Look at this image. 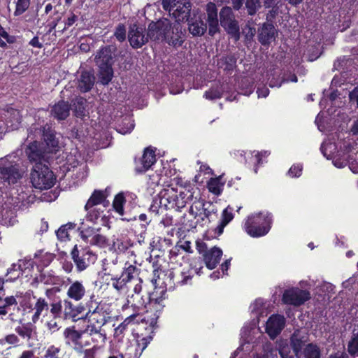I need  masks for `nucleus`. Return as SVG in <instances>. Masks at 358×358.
Returning <instances> with one entry per match:
<instances>
[{
    "label": "nucleus",
    "instance_id": "41",
    "mask_svg": "<svg viewBox=\"0 0 358 358\" xmlns=\"http://www.w3.org/2000/svg\"><path fill=\"white\" fill-rule=\"evenodd\" d=\"M64 315L65 319H75L79 315L77 308L69 299H64Z\"/></svg>",
    "mask_w": 358,
    "mask_h": 358
},
{
    "label": "nucleus",
    "instance_id": "51",
    "mask_svg": "<svg viewBox=\"0 0 358 358\" xmlns=\"http://www.w3.org/2000/svg\"><path fill=\"white\" fill-rule=\"evenodd\" d=\"M8 113L10 114V117H9L10 122H11L10 127L13 129H17L21 122V117L19 111L15 109H11L10 111H8Z\"/></svg>",
    "mask_w": 358,
    "mask_h": 358
},
{
    "label": "nucleus",
    "instance_id": "30",
    "mask_svg": "<svg viewBox=\"0 0 358 358\" xmlns=\"http://www.w3.org/2000/svg\"><path fill=\"white\" fill-rule=\"evenodd\" d=\"M70 105L64 101H59L52 107L51 115L59 120H65L70 112Z\"/></svg>",
    "mask_w": 358,
    "mask_h": 358
},
{
    "label": "nucleus",
    "instance_id": "25",
    "mask_svg": "<svg viewBox=\"0 0 358 358\" xmlns=\"http://www.w3.org/2000/svg\"><path fill=\"white\" fill-rule=\"evenodd\" d=\"M128 302L131 304L136 313L141 310H145L147 313L150 312L149 309V300L148 299V294L145 296L143 294H132Z\"/></svg>",
    "mask_w": 358,
    "mask_h": 358
},
{
    "label": "nucleus",
    "instance_id": "44",
    "mask_svg": "<svg viewBox=\"0 0 358 358\" xmlns=\"http://www.w3.org/2000/svg\"><path fill=\"white\" fill-rule=\"evenodd\" d=\"M55 257V254L48 252H44L43 250H40L35 254V258L38 259L43 266H49Z\"/></svg>",
    "mask_w": 358,
    "mask_h": 358
},
{
    "label": "nucleus",
    "instance_id": "61",
    "mask_svg": "<svg viewBox=\"0 0 358 358\" xmlns=\"http://www.w3.org/2000/svg\"><path fill=\"white\" fill-rule=\"evenodd\" d=\"M302 166L300 164L293 165L288 171V175L292 177H299L302 172Z\"/></svg>",
    "mask_w": 358,
    "mask_h": 358
},
{
    "label": "nucleus",
    "instance_id": "10",
    "mask_svg": "<svg viewBox=\"0 0 358 358\" xmlns=\"http://www.w3.org/2000/svg\"><path fill=\"white\" fill-rule=\"evenodd\" d=\"M22 177L19 166L6 158L0 159V179L8 184H15Z\"/></svg>",
    "mask_w": 358,
    "mask_h": 358
},
{
    "label": "nucleus",
    "instance_id": "63",
    "mask_svg": "<svg viewBox=\"0 0 358 358\" xmlns=\"http://www.w3.org/2000/svg\"><path fill=\"white\" fill-rule=\"evenodd\" d=\"M279 354L281 358H294L292 355H290L288 344L281 345L280 346Z\"/></svg>",
    "mask_w": 358,
    "mask_h": 358
},
{
    "label": "nucleus",
    "instance_id": "22",
    "mask_svg": "<svg viewBox=\"0 0 358 358\" xmlns=\"http://www.w3.org/2000/svg\"><path fill=\"white\" fill-rule=\"evenodd\" d=\"M156 157L155 150L147 148L145 149L143 155L140 159V164H137L136 170L138 172L143 173L146 171L155 162Z\"/></svg>",
    "mask_w": 358,
    "mask_h": 358
},
{
    "label": "nucleus",
    "instance_id": "27",
    "mask_svg": "<svg viewBox=\"0 0 358 358\" xmlns=\"http://www.w3.org/2000/svg\"><path fill=\"white\" fill-rule=\"evenodd\" d=\"M95 81L94 74L90 71H83L78 80V88L83 92L90 91Z\"/></svg>",
    "mask_w": 358,
    "mask_h": 358
},
{
    "label": "nucleus",
    "instance_id": "34",
    "mask_svg": "<svg viewBox=\"0 0 358 358\" xmlns=\"http://www.w3.org/2000/svg\"><path fill=\"white\" fill-rule=\"evenodd\" d=\"M90 231H83L80 233L81 238L86 243H90L92 245H102L106 243V238L100 234H90Z\"/></svg>",
    "mask_w": 358,
    "mask_h": 358
},
{
    "label": "nucleus",
    "instance_id": "47",
    "mask_svg": "<svg viewBox=\"0 0 358 358\" xmlns=\"http://www.w3.org/2000/svg\"><path fill=\"white\" fill-rule=\"evenodd\" d=\"M224 184L220 182L219 178H211L208 182V189L210 192L219 195L222 189Z\"/></svg>",
    "mask_w": 358,
    "mask_h": 358
},
{
    "label": "nucleus",
    "instance_id": "23",
    "mask_svg": "<svg viewBox=\"0 0 358 358\" xmlns=\"http://www.w3.org/2000/svg\"><path fill=\"white\" fill-rule=\"evenodd\" d=\"M276 30L273 24L264 23L259 30L258 40L262 45L269 44L275 40Z\"/></svg>",
    "mask_w": 358,
    "mask_h": 358
},
{
    "label": "nucleus",
    "instance_id": "20",
    "mask_svg": "<svg viewBox=\"0 0 358 358\" xmlns=\"http://www.w3.org/2000/svg\"><path fill=\"white\" fill-rule=\"evenodd\" d=\"M116 48L113 46H106L99 50L95 55L94 61L97 66H113V54Z\"/></svg>",
    "mask_w": 358,
    "mask_h": 358
},
{
    "label": "nucleus",
    "instance_id": "54",
    "mask_svg": "<svg viewBox=\"0 0 358 358\" xmlns=\"http://www.w3.org/2000/svg\"><path fill=\"white\" fill-rule=\"evenodd\" d=\"M138 350L134 346H128L124 353H120V358H138L140 356Z\"/></svg>",
    "mask_w": 358,
    "mask_h": 358
},
{
    "label": "nucleus",
    "instance_id": "11",
    "mask_svg": "<svg viewBox=\"0 0 358 358\" xmlns=\"http://www.w3.org/2000/svg\"><path fill=\"white\" fill-rule=\"evenodd\" d=\"M311 298L308 290L301 289L299 287H292L285 289L282 294V301L284 304L294 306H300Z\"/></svg>",
    "mask_w": 358,
    "mask_h": 358
},
{
    "label": "nucleus",
    "instance_id": "9",
    "mask_svg": "<svg viewBox=\"0 0 358 358\" xmlns=\"http://www.w3.org/2000/svg\"><path fill=\"white\" fill-rule=\"evenodd\" d=\"M71 256L79 272L83 271L90 265L93 264L97 259L96 255L91 251L90 248H73Z\"/></svg>",
    "mask_w": 358,
    "mask_h": 358
},
{
    "label": "nucleus",
    "instance_id": "15",
    "mask_svg": "<svg viewBox=\"0 0 358 358\" xmlns=\"http://www.w3.org/2000/svg\"><path fill=\"white\" fill-rule=\"evenodd\" d=\"M200 254H203V260L206 266L210 269H214L221 259L222 251L220 248H210V250H205L208 248H196Z\"/></svg>",
    "mask_w": 358,
    "mask_h": 358
},
{
    "label": "nucleus",
    "instance_id": "14",
    "mask_svg": "<svg viewBox=\"0 0 358 358\" xmlns=\"http://www.w3.org/2000/svg\"><path fill=\"white\" fill-rule=\"evenodd\" d=\"M169 28H170V20L167 18L151 22L147 31L149 39L153 41H166V33Z\"/></svg>",
    "mask_w": 358,
    "mask_h": 358
},
{
    "label": "nucleus",
    "instance_id": "3",
    "mask_svg": "<svg viewBox=\"0 0 358 358\" xmlns=\"http://www.w3.org/2000/svg\"><path fill=\"white\" fill-rule=\"evenodd\" d=\"M203 262L200 259L193 260L187 268L177 273L173 271H169L166 274L167 279L169 280V287L182 286L185 285H191L192 278L195 275H201L203 273Z\"/></svg>",
    "mask_w": 358,
    "mask_h": 358
},
{
    "label": "nucleus",
    "instance_id": "58",
    "mask_svg": "<svg viewBox=\"0 0 358 358\" xmlns=\"http://www.w3.org/2000/svg\"><path fill=\"white\" fill-rule=\"evenodd\" d=\"M57 318V317H52V318L47 321L45 324V327L48 331H50L51 334L57 332L58 330H59L61 327L56 320Z\"/></svg>",
    "mask_w": 358,
    "mask_h": 358
},
{
    "label": "nucleus",
    "instance_id": "39",
    "mask_svg": "<svg viewBox=\"0 0 358 358\" xmlns=\"http://www.w3.org/2000/svg\"><path fill=\"white\" fill-rule=\"evenodd\" d=\"M106 198V195L104 192L95 190L90 198L88 199L85 208L88 210L90 208L94 207V206H97L104 202Z\"/></svg>",
    "mask_w": 358,
    "mask_h": 358
},
{
    "label": "nucleus",
    "instance_id": "5",
    "mask_svg": "<svg viewBox=\"0 0 358 358\" xmlns=\"http://www.w3.org/2000/svg\"><path fill=\"white\" fill-rule=\"evenodd\" d=\"M151 282L154 286V290L148 293L149 309L151 313H154V317L151 320H157L165 306L164 300L167 298L168 284L163 282L162 285H159L158 280L155 278L151 280Z\"/></svg>",
    "mask_w": 358,
    "mask_h": 358
},
{
    "label": "nucleus",
    "instance_id": "2",
    "mask_svg": "<svg viewBox=\"0 0 358 358\" xmlns=\"http://www.w3.org/2000/svg\"><path fill=\"white\" fill-rule=\"evenodd\" d=\"M95 296L92 294L90 299L86 303L88 310L85 314V318L88 320V324L85 329L91 336L96 335L104 342L106 335L101 333L102 327L106 323V317L102 312V308H99L98 302L94 301Z\"/></svg>",
    "mask_w": 358,
    "mask_h": 358
},
{
    "label": "nucleus",
    "instance_id": "43",
    "mask_svg": "<svg viewBox=\"0 0 358 358\" xmlns=\"http://www.w3.org/2000/svg\"><path fill=\"white\" fill-rule=\"evenodd\" d=\"M233 218L234 215L232 214V208L230 206H228L223 210L221 222L216 228L219 234H221L223 232V229L225 226L231 222Z\"/></svg>",
    "mask_w": 358,
    "mask_h": 358
},
{
    "label": "nucleus",
    "instance_id": "13",
    "mask_svg": "<svg viewBox=\"0 0 358 358\" xmlns=\"http://www.w3.org/2000/svg\"><path fill=\"white\" fill-rule=\"evenodd\" d=\"M128 40L133 48L138 49L148 42L149 37L143 26L133 24L129 28Z\"/></svg>",
    "mask_w": 358,
    "mask_h": 358
},
{
    "label": "nucleus",
    "instance_id": "38",
    "mask_svg": "<svg viewBox=\"0 0 358 358\" xmlns=\"http://www.w3.org/2000/svg\"><path fill=\"white\" fill-rule=\"evenodd\" d=\"M17 302L13 296L2 298L0 296V315H6L11 310L12 306H16Z\"/></svg>",
    "mask_w": 358,
    "mask_h": 358
},
{
    "label": "nucleus",
    "instance_id": "4",
    "mask_svg": "<svg viewBox=\"0 0 358 358\" xmlns=\"http://www.w3.org/2000/svg\"><path fill=\"white\" fill-rule=\"evenodd\" d=\"M272 216L269 213H259L249 216L245 223V229L252 237L266 235L271 229Z\"/></svg>",
    "mask_w": 358,
    "mask_h": 358
},
{
    "label": "nucleus",
    "instance_id": "19",
    "mask_svg": "<svg viewBox=\"0 0 358 358\" xmlns=\"http://www.w3.org/2000/svg\"><path fill=\"white\" fill-rule=\"evenodd\" d=\"M157 324V320H151L150 325L148 328H145V331L147 333L144 334L143 333L137 334L136 338V348L138 351H140V354L147 348L148 344L152 340L154 336V330Z\"/></svg>",
    "mask_w": 358,
    "mask_h": 358
},
{
    "label": "nucleus",
    "instance_id": "8",
    "mask_svg": "<svg viewBox=\"0 0 358 358\" xmlns=\"http://www.w3.org/2000/svg\"><path fill=\"white\" fill-rule=\"evenodd\" d=\"M221 26L235 41L240 39V29L238 21L230 7H223L220 12Z\"/></svg>",
    "mask_w": 358,
    "mask_h": 358
},
{
    "label": "nucleus",
    "instance_id": "21",
    "mask_svg": "<svg viewBox=\"0 0 358 358\" xmlns=\"http://www.w3.org/2000/svg\"><path fill=\"white\" fill-rule=\"evenodd\" d=\"M86 292L85 287L83 282L76 280L69 285L66 295L69 299L79 301L84 298Z\"/></svg>",
    "mask_w": 358,
    "mask_h": 358
},
{
    "label": "nucleus",
    "instance_id": "1",
    "mask_svg": "<svg viewBox=\"0 0 358 358\" xmlns=\"http://www.w3.org/2000/svg\"><path fill=\"white\" fill-rule=\"evenodd\" d=\"M106 258L104 259L103 271L106 275L111 276L112 286L117 291H121L126 287L128 282H131L138 274L139 269L129 262H127L119 275L115 271V263L110 265Z\"/></svg>",
    "mask_w": 358,
    "mask_h": 358
},
{
    "label": "nucleus",
    "instance_id": "57",
    "mask_svg": "<svg viewBox=\"0 0 358 358\" xmlns=\"http://www.w3.org/2000/svg\"><path fill=\"white\" fill-rule=\"evenodd\" d=\"M114 36L120 42H122L126 38V28L122 24H119L115 28Z\"/></svg>",
    "mask_w": 358,
    "mask_h": 358
},
{
    "label": "nucleus",
    "instance_id": "16",
    "mask_svg": "<svg viewBox=\"0 0 358 358\" xmlns=\"http://www.w3.org/2000/svg\"><path fill=\"white\" fill-rule=\"evenodd\" d=\"M166 42L173 47H180L184 42L182 26L179 22H170V28L166 33Z\"/></svg>",
    "mask_w": 358,
    "mask_h": 358
},
{
    "label": "nucleus",
    "instance_id": "36",
    "mask_svg": "<svg viewBox=\"0 0 358 358\" xmlns=\"http://www.w3.org/2000/svg\"><path fill=\"white\" fill-rule=\"evenodd\" d=\"M103 210L100 208H94L89 211L87 220L94 224L104 225L106 223V217L103 214Z\"/></svg>",
    "mask_w": 358,
    "mask_h": 358
},
{
    "label": "nucleus",
    "instance_id": "17",
    "mask_svg": "<svg viewBox=\"0 0 358 358\" xmlns=\"http://www.w3.org/2000/svg\"><path fill=\"white\" fill-rule=\"evenodd\" d=\"M58 289L52 287L47 289L45 294L49 300V310L52 317H61L62 314V301L61 298L57 296Z\"/></svg>",
    "mask_w": 358,
    "mask_h": 358
},
{
    "label": "nucleus",
    "instance_id": "52",
    "mask_svg": "<svg viewBox=\"0 0 358 358\" xmlns=\"http://www.w3.org/2000/svg\"><path fill=\"white\" fill-rule=\"evenodd\" d=\"M245 6L248 14L253 15L260 7L259 0H246Z\"/></svg>",
    "mask_w": 358,
    "mask_h": 358
},
{
    "label": "nucleus",
    "instance_id": "12",
    "mask_svg": "<svg viewBox=\"0 0 358 358\" xmlns=\"http://www.w3.org/2000/svg\"><path fill=\"white\" fill-rule=\"evenodd\" d=\"M217 210L212 203L197 201L194 202L189 208V213L194 219H199L201 224L203 222L208 220L212 213H215Z\"/></svg>",
    "mask_w": 358,
    "mask_h": 358
},
{
    "label": "nucleus",
    "instance_id": "33",
    "mask_svg": "<svg viewBox=\"0 0 358 358\" xmlns=\"http://www.w3.org/2000/svg\"><path fill=\"white\" fill-rule=\"evenodd\" d=\"M98 79L103 85H108L113 77V70L112 66H98Z\"/></svg>",
    "mask_w": 358,
    "mask_h": 358
},
{
    "label": "nucleus",
    "instance_id": "28",
    "mask_svg": "<svg viewBox=\"0 0 358 358\" xmlns=\"http://www.w3.org/2000/svg\"><path fill=\"white\" fill-rule=\"evenodd\" d=\"M305 346V341L303 340V337H301L295 332L291 335L289 348V349L292 348L296 358L303 357V351L302 352V349Z\"/></svg>",
    "mask_w": 358,
    "mask_h": 358
},
{
    "label": "nucleus",
    "instance_id": "46",
    "mask_svg": "<svg viewBox=\"0 0 358 358\" xmlns=\"http://www.w3.org/2000/svg\"><path fill=\"white\" fill-rule=\"evenodd\" d=\"M348 352L351 356H358V331L352 332L351 338L348 343Z\"/></svg>",
    "mask_w": 358,
    "mask_h": 358
},
{
    "label": "nucleus",
    "instance_id": "45",
    "mask_svg": "<svg viewBox=\"0 0 358 358\" xmlns=\"http://www.w3.org/2000/svg\"><path fill=\"white\" fill-rule=\"evenodd\" d=\"M75 224L73 223H68L62 225L56 232L57 238L61 241L66 242L69 239L70 231L73 229Z\"/></svg>",
    "mask_w": 358,
    "mask_h": 358
},
{
    "label": "nucleus",
    "instance_id": "55",
    "mask_svg": "<svg viewBox=\"0 0 358 358\" xmlns=\"http://www.w3.org/2000/svg\"><path fill=\"white\" fill-rule=\"evenodd\" d=\"M207 21L217 20V9L213 3H208L206 6Z\"/></svg>",
    "mask_w": 358,
    "mask_h": 358
},
{
    "label": "nucleus",
    "instance_id": "59",
    "mask_svg": "<svg viewBox=\"0 0 358 358\" xmlns=\"http://www.w3.org/2000/svg\"><path fill=\"white\" fill-rule=\"evenodd\" d=\"M208 24V33L210 36H214L220 31L218 19L215 20L207 21Z\"/></svg>",
    "mask_w": 358,
    "mask_h": 358
},
{
    "label": "nucleus",
    "instance_id": "60",
    "mask_svg": "<svg viewBox=\"0 0 358 358\" xmlns=\"http://www.w3.org/2000/svg\"><path fill=\"white\" fill-rule=\"evenodd\" d=\"M99 348L94 345L92 348L85 349L81 355H83V358H96V354Z\"/></svg>",
    "mask_w": 358,
    "mask_h": 358
},
{
    "label": "nucleus",
    "instance_id": "26",
    "mask_svg": "<svg viewBox=\"0 0 358 358\" xmlns=\"http://www.w3.org/2000/svg\"><path fill=\"white\" fill-rule=\"evenodd\" d=\"M35 132L39 134V136L42 137L44 141L46 143L48 147L55 148L58 145V141L55 138L53 131L51 127L48 125L41 128H34Z\"/></svg>",
    "mask_w": 358,
    "mask_h": 358
},
{
    "label": "nucleus",
    "instance_id": "48",
    "mask_svg": "<svg viewBox=\"0 0 358 358\" xmlns=\"http://www.w3.org/2000/svg\"><path fill=\"white\" fill-rule=\"evenodd\" d=\"M140 316L139 313H134L127 317L124 319V320L115 329L116 334L120 333L122 334L126 329L127 326L131 323H135L138 322V320H137L136 322L135 320L137 317Z\"/></svg>",
    "mask_w": 358,
    "mask_h": 358
},
{
    "label": "nucleus",
    "instance_id": "40",
    "mask_svg": "<svg viewBox=\"0 0 358 358\" xmlns=\"http://www.w3.org/2000/svg\"><path fill=\"white\" fill-rule=\"evenodd\" d=\"M303 357L304 358H321V350L316 343H310L304 347Z\"/></svg>",
    "mask_w": 358,
    "mask_h": 358
},
{
    "label": "nucleus",
    "instance_id": "50",
    "mask_svg": "<svg viewBox=\"0 0 358 358\" xmlns=\"http://www.w3.org/2000/svg\"><path fill=\"white\" fill-rule=\"evenodd\" d=\"M30 0H17L15 16H19L24 13L29 7Z\"/></svg>",
    "mask_w": 358,
    "mask_h": 358
},
{
    "label": "nucleus",
    "instance_id": "64",
    "mask_svg": "<svg viewBox=\"0 0 358 358\" xmlns=\"http://www.w3.org/2000/svg\"><path fill=\"white\" fill-rule=\"evenodd\" d=\"M184 227L189 230L191 229L196 228V225L198 224H201V222H199V219H194V220H187L185 217H184V221L182 222Z\"/></svg>",
    "mask_w": 358,
    "mask_h": 358
},
{
    "label": "nucleus",
    "instance_id": "7",
    "mask_svg": "<svg viewBox=\"0 0 358 358\" xmlns=\"http://www.w3.org/2000/svg\"><path fill=\"white\" fill-rule=\"evenodd\" d=\"M162 5L176 22L187 20L189 17L191 3L189 0H162Z\"/></svg>",
    "mask_w": 358,
    "mask_h": 358
},
{
    "label": "nucleus",
    "instance_id": "42",
    "mask_svg": "<svg viewBox=\"0 0 358 358\" xmlns=\"http://www.w3.org/2000/svg\"><path fill=\"white\" fill-rule=\"evenodd\" d=\"M41 358H61L62 349L55 345L43 348Z\"/></svg>",
    "mask_w": 358,
    "mask_h": 358
},
{
    "label": "nucleus",
    "instance_id": "24",
    "mask_svg": "<svg viewBox=\"0 0 358 358\" xmlns=\"http://www.w3.org/2000/svg\"><path fill=\"white\" fill-rule=\"evenodd\" d=\"M32 310H34V313L31 317V322L36 324L43 314L47 315L49 310V303L45 298H37Z\"/></svg>",
    "mask_w": 358,
    "mask_h": 358
},
{
    "label": "nucleus",
    "instance_id": "53",
    "mask_svg": "<svg viewBox=\"0 0 358 358\" xmlns=\"http://www.w3.org/2000/svg\"><path fill=\"white\" fill-rule=\"evenodd\" d=\"M86 103V100L83 98H79L76 99V103H74L75 105V113L78 117H81L85 115V103Z\"/></svg>",
    "mask_w": 358,
    "mask_h": 358
},
{
    "label": "nucleus",
    "instance_id": "31",
    "mask_svg": "<svg viewBox=\"0 0 358 358\" xmlns=\"http://www.w3.org/2000/svg\"><path fill=\"white\" fill-rule=\"evenodd\" d=\"M188 25L189 32L195 36L203 35L207 29L206 24L201 18L192 19L189 21Z\"/></svg>",
    "mask_w": 358,
    "mask_h": 358
},
{
    "label": "nucleus",
    "instance_id": "6",
    "mask_svg": "<svg viewBox=\"0 0 358 358\" xmlns=\"http://www.w3.org/2000/svg\"><path fill=\"white\" fill-rule=\"evenodd\" d=\"M31 180L35 188L47 189L51 188L55 182L53 173L47 165L36 163L31 173Z\"/></svg>",
    "mask_w": 358,
    "mask_h": 358
},
{
    "label": "nucleus",
    "instance_id": "56",
    "mask_svg": "<svg viewBox=\"0 0 358 358\" xmlns=\"http://www.w3.org/2000/svg\"><path fill=\"white\" fill-rule=\"evenodd\" d=\"M222 96V90L218 87H213L204 94V97L209 100L220 99Z\"/></svg>",
    "mask_w": 358,
    "mask_h": 358
},
{
    "label": "nucleus",
    "instance_id": "32",
    "mask_svg": "<svg viewBox=\"0 0 358 358\" xmlns=\"http://www.w3.org/2000/svg\"><path fill=\"white\" fill-rule=\"evenodd\" d=\"M36 327L33 322H27L15 327V332L22 338L30 340L33 337Z\"/></svg>",
    "mask_w": 358,
    "mask_h": 358
},
{
    "label": "nucleus",
    "instance_id": "62",
    "mask_svg": "<svg viewBox=\"0 0 358 358\" xmlns=\"http://www.w3.org/2000/svg\"><path fill=\"white\" fill-rule=\"evenodd\" d=\"M243 32L245 34L246 40L250 41L255 35L256 30L255 28L252 27L250 24H246L243 29Z\"/></svg>",
    "mask_w": 358,
    "mask_h": 358
},
{
    "label": "nucleus",
    "instance_id": "49",
    "mask_svg": "<svg viewBox=\"0 0 358 358\" xmlns=\"http://www.w3.org/2000/svg\"><path fill=\"white\" fill-rule=\"evenodd\" d=\"M125 202L124 197L122 194H118L115 196L113 206L116 212H117L120 215L124 214V203Z\"/></svg>",
    "mask_w": 358,
    "mask_h": 358
},
{
    "label": "nucleus",
    "instance_id": "35",
    "mask_svg": "<svg viewBox=\"0 0 358 358\" xmlns=\"http://www.w3.org/2000/svg\"><path fill=\"white\" fill-rule=\"evenodd\" d=\"M85 331H78L74 326L67 327L64 329L63 335L66 340V343L71 344L80 340Z\"/></svg>",
    "mask_w": 358,
    "mask_h": 358
},
{
    "label": "nucleus",
    "instance_id": "37",
    "mask_svg": "<svg viewBox=\"0 0 358 358\" xmlns=\"http://www.w3.org/2000/svg\"><path fill=\"white\" fill-rule=\"evenodd\" d=\"M19 264H13L11 265V267L8 268L6 273V282H13L15 280H17L20 276L22 275V264H20L22 262L24 264V262L20 260Z\"/></svg>",
    "mask_w": 358,
    "mask_h": 358
},
{
    "label": "nucleus",
    "instance_id": "29",
    "mask_svg": "<svg viewBox=\"0 0 358 358\" xmlns=\"http://www.w3.org/2000/svg\"><path fill=\"white\" fill-rule=\"evenodd\" d=\"M26 153L30 161L36 163H42L44 159V152L39 148V145L36 141L31 143L26 149Z\"/></svg>",
    "mask_w": 358,
    "mask_h": 358
},
{
    "label": "nucleus",
    "instance_id": "18",
    "mask_svg": "<svg viewBox=\"0 0 358 358\" xmlns=\"http://www.w3.org/2000/svg\"><path fill=\"white\" fill-rule=\"evenodd\" d=\"M285 325V319L283 315H272L266 322V331L271 338H274L281 333Z\"/></svg>",
    "mask_w": 358,
    "mask_h": 358
}]
</instances>
